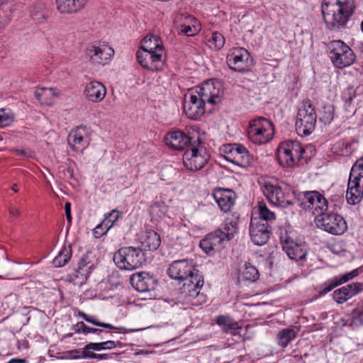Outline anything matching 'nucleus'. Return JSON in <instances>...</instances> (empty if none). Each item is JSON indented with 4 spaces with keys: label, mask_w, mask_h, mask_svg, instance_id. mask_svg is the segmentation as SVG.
<instances>
[{
    "label": "nucleus",
    "mask_w": 363,
    "mask_h": 363,
    "mask_svg": "<svg viewBox=\"0 0 363 363\" xmlns=\"http://www.w3.org/2000/svg\"><path fill=\"white\" fill-rule=\"evenodd\" d=\"M354 9L353 0H322L320 6L323 21L332 31L345 28Z\"/></svg>",
    "instance_id": "f257e3e1"
},
{
    "label": "nucleus",
    "mask_w": 363,
    "mask_h": 363,
    "mask_svg": "<svg viewBox=\"0 0 363 363\" xmlns=\"http://www.w3.org/2000/svg\"><path fill=\"white\" fill-rule=\"evenodd\" d=\"M305 150L297 140H285L277 150L276 156L280 165L284 167H294L302 158Z\"/></svg>",
    "instance_id": "f03ea898"
},
{
    "label": "nucleus",
    "mask_w": 363,
    "mask_h": 363,
    "mask_svg": "<svg viewBox=\"0 0 363 363\" xmlns=\"http://www.w3.org/2000/svg\"><path fill=\"white\" fill-rule=\"evenodd\" d=\"M113 261L121 269L133 270L145 262V254L139 247H127L118 250L113 256Z\"/></svg>",
    "instance_id": "7ed1b4c3"
},
{
    "label": "nucleus",
    "mask_w": 363,
    "mask_h": 363,
    "mask_svg": "<svg viewBox=\"0 0 363 363\" xmlns=\"http://www.w3.org/2000/svg\"><path fill=\"white\" fill-rule=\"evenodd\" d=\"M330 59L337 68H344L352 65L355 60L352 50L342 40L330 41L328 45Z\"/></svg>",
    "instance_id": "20e7f679"
},
{
    "label": "nucleus",
    "mask_w": 363,
    "mask_h": 363,
    "mask_svg": "<svg viewBox=\"0 0 363 363\" xmlns=\"http://www.w3.org/2000/svg\"><path fill=\"white\" fill-rule=\"evenodd\" d=\"M201 139L198 137L183 155V163L186 169L196 172L204 167L209 159L206 149L201 146Z\"/></svg>",
    "instance_id": "39448f33"
},
{
    "label": "nucleus",
    "mask_w": 363,
    "mask_h": 363,
    "mask_svg": "<svg viewBox=\"0 0 363 363\" xmlns=\"http://www.w3.org/2000/svg\"><path fill=\"white\" fill-rule=\"evenodd\" d=\"M317 115L309 100L303 101L298 110L296 122V130L301 136L310 135L315 129Z\"/></svg>",
    "instance_id": "423d86ee"
},
{
    "label": "nucleus",
    "mask_w": 363,
    "mask_h": 363,
    "mask_svg": "<svg viewBox=\"0 0 363 363\" xmlns=\"http://www.w3.org/2000/svg\"><path fill=\"white\" fill-rule=\"evenodd\" d=\"M316 221L323 230L333 235H342L347 228L345 220L337 213H326L320 218H316Z\"/></svg>",
    "instance_id": "0eeeda50"
},
{
    "label": "nucleus",
    "mask_w": 363,
    "mask_h": 363,
    "mask_svg": "<svg viewBox=\"0 0 363 363\" xmlns=\"http://www.w3.org/2000/svg\"><path fill=\"white\" fill-rule=\"evenodd\" d=\"M280 242L282 249L291 259L296 261L303 259L307 254L305 242H297L293 238L291 233L284 231L281 233Z\"/></svg>",
    "instance_id": "6e6552de"
},
{
    "label": "nucleus",
    "mask_w": 363,
    "mask_h": 363,
    "mask_svg": "<svg viewBox=\"0 0 363 363\" xmlns=\"http://www.w3.org/2000/svg\"><path fill=\"white\" fill-rule=\"evenodd\" d=\"M226 62L231 69L242 73L250 70L252 65L250 53L242 48H233L227 55Z\"/></svg>",
    "instance_id": "1a4fd4ad"
},
{
    "label": "nucleus",
    "mask_w": 363,
    "mask_h": 363,
    "mask_svg": "<svg viewBox=\"0 0 363 363\" xmlns=\"http://www.w3.org/2000/svg\"><path fill=\"white\" fill-rule=\"evenodd\" d=\"M262 191L269 201L275 206L285 208L293 204V201L289 199V194H286L278 184L265 183Z\"/></svg>",
    "instance_id": "9d476101"
},
{
    "label": "nucleus",
    "mask_w": 363,
    "mask_h": 363,
    "mask_svg": "<svg viewBox=\"0 0 363 363\" xmlns=\"http://www.w3.org/2000/svg\"><path fill=\"white\" fill-rule=\"evenodd\" d=\"M205 100H201L196 91L189 92L185 95L184 111L186 116L191 120H197L205 113Z\"/></svg>",
    "instance_id": "9b49d317"
},
{
    "label": "nucleus",
    "mask_w": 363,
    "mask_h": 363,
    "mask_svg": "<svg viewBox=\"0 0 363 363\" xmlns=\"http://www.w3.org/2000/svg\"><path fill=\"white\" fill-rule=\"evenodd\" d=\"M302 204L304 208L312 210L313 214L322 217L323 214L326 213L328 208V203L323 195L318 191H308L304 194Z\"/></svg>",
    "instance_id": "f8f14e48"
},
{
    "label": "nucleus",
    "mask_w": 363,
    "mask_h": 363,
    "mask_svg": "<svg viewBox=\"0 0 363 363\" xmlns=\"http://www.w3.org/2000/svg\"><path fill=\"white\" fill-rule=\"evenodd\" d=\"M167 272L172 279L184 281L190 277L194 276L196 273H199V271L195 269L192 263L186 259H182L172 262Z\"/></svg>",
    "instance_id": "ddd939ff"
},
{
    "label": "nucleus",
    "mask_w": 363,
    "mask_h": 363,
    "mask_svg": "<svg viewBox=\"0 0 363 363\" xmlns=\"http://www.w3.org/2000/svg\"><path fill=\"white\" fill-rule=\"evenodd\" d=\"M229 236L226 235L223 230L218 229L206 235L200 241V247L208 255H211L223 247L225 241H229Z\"/></svg>",
    "instance_id": "4468645a"
},
{
    "label": "nucleus",
    "mask_w": 363,
    "mask_h": 363,
    "mask_svg": "<svg viewBox=\"0 0 363 363\" xmlns=\"http://www.w3.org/2000/svg\"><path fill=\"white\" fill-rule=\"evenodd\" d=\"M260 222V220H256L252 216L250 224V235L252 241L257 245H264L269 238L271 234V228Z\"/></svg>",
    "instance_id": "2eb2a0df"
},
{
    "label": "nucleus",
    "mask_w": 363,
    "mask_h": 363,
    "mask_svg": "<svg viewBox=\"0 0 363 363\" xmlns=\"http://www.w3.org/2000/svg\"><path fill=\"white\" fill-rule=\"evenodd\" d=\"M138 62L145 69L155 71L162 62V53L140 49L136 54Z\"/></svg>",
    "instance_id": "dca6fc26"
},
{
    "label": "nucleus",
    "mask_w": 363,
    "mask_h": 363,
    "mask_svg": "<svg viewBox=\"0 0 363 363\" xmlns=\"http://www.w3.org/2000/svg\"><path fill=\"white\" fill-rule=\"evenodd\" d=\"M86 54L91 64L104 65L107 64L114 55V50L108 45H93L87 48Z\"/></svg>",
    "instance_id": "f3484780"
},
{
    "label": "nucleus",
    "mask_w": 363,
    "mask_h": 363,
    "mask_svg": "<svg viewBox=\"0 0 363 363\" xmlns=\"http://www.w3.org/2000/svg\"><path fill=\"white\" fill-rule=\"evenodd\" d=\"M363 199V180L350 174L346 200L350 205L359 203Z\"/></svg>",
    "instance_id": "a211bd4d"
},
{
    "label": "nucleus",
    "mask_w": 363,
    "mask_h": 363,
    "mask_svg": "<svg viewBox=\"0 0 363 363\" xmlns=\"http://www.w3.org/2000/svg\"><path fill=\"white\" fill-rule=\"evenodd\" d=\"M130 282L138 291L147 292L155 289L157 281L149 273L142 272L132 274Z\"/></svg>",
    "instance_id": "6ab92c4d"
},
{
    "label": "nucleus",
    "mask_w": 363,
    "mask_h": 363,
    "mask_svg": "<svg viewBox=\"0 0 363 363\" xmlns=\"http://www.w3.org/2000/svg\"><path fill=\"white\" fill-rule=\"evenodd\" d=\"M196 91L201 97V100H205L211 104H217L222 94L220 84L218 82L214 83L210 81L198 87Z\"/></svg>",
    "instance_id": "aec40b11"
},
{
    "label": "nucleus",
    "mask_w": 363,
    "mask_h": 363,
    "mask_svg": "<svg viewBox=\"0 0 363 363\" xmlns=\"http://www.w3.org/2000/svg\"><path fill=\"white\" fill-rule=\"evenodd\" d=\"M213 196L223 212H229L235 204L237 198L235 193L228 189H218L214 191Z\"/></svg>",
    "instance_id": "412c9836"
},
{
    "label": "nucleus",
    "mask_w": 363,
    "mask_h": 363,
    "mask_svg": "<svg viewBox=\"0 0 363 363\" xmlns=\"http://www.w3.org/2000/svg\"><path fill=\"white\" fill-rule=\"evenodd\" d=\"M86 128L78 126L76 129L72 130L67 137V142L71 148L75 152H82L89 145Z\"/></svg>",
    "instance_id": "4be33fe9"
},
{
    "label": "nucleus",
    "mask_w": 363,
    "mask_h": 363,
    "mask_svg": "<svg viewBox=\"0 0 363 363\" xmlns=\"http://www.w3.org/2000/svg\"><path fill=\"white\" fill-rule=\"evenodd\" d=\"M363 290V284L360 282H353L347 284L338 289H336L333 296L334 300L339 304L346 302L347 300L354 296Z\"/></svg>",
    "instance_id": "5701e85b"
},
{
    "label": "nucleus",
    "mask_w": 363,
    "mask_h": 363,
    "mask_svg": "<svg viewBox=\"0 0 363 363\" xmlns=\"http://www.w3.org/2000/svg\"><path fill=\"white\" fill-rule=\"evenodd\" d=\"M203 285V278L199 273H196L194 276L190 277L189 278L184 280L182 288L181 289V293L184 294L185 297H189L191 298H196L200 292V289Z\"/></svg>",
    "instance_id": "b1692460"
},
{
    "label": "nucleus",
    "mask_w": 363,
    "mask_h": 363,
    "mask_svg": "<svg viewBox=\"0 0 363 363\" xmlns=\"http://www.w3.org/2000/svg\"><path fill=\"white\" fill-rule=\"evenodd\" d=\"M166 144L176 150H182L188 145L194 143L192 138L182 131L176 130L169 133L164 138Z\"/></svg>",
    "instance_id": "393cba45"
},
{
    "label": "nucleus",
    "mask_w": 363,
    "mask_h": 363,
    "mask_svg": "<svg viewBox=\"0 0 363 363\" xmlns=\"http://www.w3.org/2000/svg\"><path fill=\"white\" fill-rule=\"evenodd\" d=\"M84 94L86 98L89 101L92 102H99L104 99L106 94V89L101 83L93 81L86 85Z\"/></svg>",
    "instance_id": "a878e982"
},
{
    "label": "nucleus",
    "mask_w": 363,
    "mask_h": 363,
    "mask_svg": "<svg viewBox=\"0 0 363 363\" xmlns=\"http://www.w3.org/2000/svg\"><path fill=\"white\" fill-rule=\"evenodd\" d=\"M57 9L62 13H73L80 11L88 0H55Z\"/></svg>",
    "instance_id": "bb28decb"
},
{
    "label": "nucleus",
    "mask_w": 363,
    "mask_h": 363,
    "mask_svg": "<svg viewBox=\"0 0 363 363\" xmlns=\"http://www.w3.org/2000/svg\"><path fill=\"white\" fill-rule=\"evenodd\" d=\"M184 19V22L179 25V32L186 35L187 36H193L198 33L201 27L199 24H196V19L191 16H186L182 14L177 17V21H182Z\"/></svg>",
    "instance_id": "cd10ccee"
},
{
    "label": "nucleus",
    "mask_w": 363,
    "mask_h": 363,
    "mask_svg": "<svg viewBox=\"0 0 363 363\" xmlns=\"http://www.w3.org/2000/svg\"><path fill=\"white\" fill-rule=\"evenodd\" d=\"M216 323L222 328L223 331L226 333H230L233 335H240V330L242 329V327L238 322L229 316H218L216 318Z\"/></svg>",
    "instance_id": "c85d7f7f"
},
{
    "label": "nucleus",
    "mask_w": 363,
    "mask_h": 363,
    "mask_svg": "<svg viewBox=\"0 0 363 363\" xmlns=\"http://www.w3.org/2000/svg\"><path fill=\"white\" fill-rule=\"evenodd\" d=\"M49 13L46 3L43 1L35 2L30 10L31 18L38 23L45 22L49 16Z\"/></svg>",
    "instance_id": "c756f323"
},
{
    "label": "nucleus",
    "mask_w": 363,
    "mask_h": 363,
    "mask_svg": "<svg viewBox=\"0 0 363 363\" xmlns=\"http://www.w3.org/2000/svg\"><path fill=\"white\" fill-rule=\"evenodd\" d=\"M60 92L53 88H38L35 91L36 99L44 105H51L53 103V98L58 97Z\"/></svg>",
    "instance_id": "7c9ffc66"
},
{
    "label": "nucleus",
    "mask_w": 363,
    "mask_h": 363,
    "mask_svg": "<svg viewBox=\"0 0 363 363\" xmlns=\"http://www.w3.org/2000/svg\"><path fill=\"white\" fill-rule=\"evenodd\" d=\"M239 272L238 278V283L244 281L255 282L259 277V274L257 268L249 262H245L244 267L240 269Z\"/></svg>",
    "instance_id": "2f4dec72"
},
{
    "label": "nucleus",
    "mask_w": 363,
    "mask_h": 363,
    "mask_svg": "<svg viewBox=\"0 0 363 363\" xmlns=\"http://www.w3.org/2000/svg\"><path fill=\"white\" fill-rule=\"evenodd\" d=\"M160 244V236L157 232L152 230H146L145 235L142 241V245L145 250H156Z\"/></svg>",
    "instance_id": "473e14b6"
},
{
    "label": "nucleus",
    "mask_w": 363,
    "mask_h": 363,
    "mask_svg": "<svg viewBox=\"0 0 363 363\" xmlns=\"http://www.w3.org/2000/svg\"><path fill=\"white\" fill-rule=\"evenodd\" d=\"M140 48L150 51H157V52L161 53L163 52L162 40L159 36L155 35H147L143 40V45Z\"/></svg>",
    "instance_id": "72a5a7b5"
},
{
    "label": "nucleus",
    "mask_w": 363,
    "mask_h": 363,
    "mask_svg": "<svg viewBox=\"0 0 363 363\" xmlns=\"http://www.w3.org/2000/svg\"><path fill=\"white\" fill-rule=\"evenodd\" d=\"M90 257V253H86L82 257L78 264V268L75 272L74 276L76 277H79L80 274L86 279L87 276L90 274L92 269L94 268V264L92 263Z\"/></svg>",
    "instance_id": "f704fd0d"
},
{
    "label": "nucleus",
    "mask_w": 363,
    "mask_h": 363,
    "mask_svg": "<svg viewBox=\"0 0 363 363\" xmlns=\"http://www.w3.org/2000/svg\"><path fill=\"white\" fill-rule=\"evenodd\" d=\"M269 130H271V128H264V130L260 128L253 132H248L249 138L255 144H264L272 138V133H269Z\"/></svg>",
    "instance_id": "c9c22d12"
},
{
    "label": "nucleus",
    "mask_w": 363,
    "mask_h": 363,
    "mask_svg": "<svg viewBox=\"0 0 363 363\" xmlns=\"http://www.w3.org/2000/svg\"><path fill=\"white\" fill-rule=\"evenodd\" d=\"M243 145L239 144L227 145L223 147V152L226 155L225 159L229 162L236 164L237 160H240V154H241V148Z\"/></svg>",
    "instance_id": "e433bc0d"
},
{
    "label": "nucleus",
    "mask_w": 363,
    "mask_h": 363,
    "mask_svg": "<svg viewBox=\"0 0 363 363\" xmlns=\"http://www.w3.org/2000/svg\"><path fill=\"white\" fill-rule=\"evenodd\" d=\"M297 335L296 331L293 328H284L277 334L278 344L282 347H286L289 343L294 340Z\"/></svg>",
    "instance_id": "4c0bfd02"
},
{
    "label": "nucleus",
    "mask_w": 363,
    "mask_h": 363,
    "mask_svg": "<svg viewBox=\"0 0 363 363\" xmlns=\"http://www.w3.org/2000/svg\"><path fill=\"white\" fill-rule=\"evenodd\" d=\"M14 5L9 1L0 2V26H4L10 21Z\"/></svg>",
    "instance_id": "58836bf2"
},
{
    "label": "nucleus",
    "mask_w": 363,
    "mask_h": 363,
    "mask_svg": "<svg viewBox=\"0 0 363 363\" xmlns=\"http://www.w3.org/2000/svg\"><path fill=\"white\" fill-rule=\"evenodd\" d=\"M259 216L255 217L256 220H260L263 222H260L266 225H269V222L275 219V214L271 211L266 206L265 203H259L258 206Z\"/></svg>",
    "instance_id": "ea45409f"
},
{
    "label": "nucleus",
    "mask_w": 363,
    "mask_h": 363,
    "mask_svg": "<svg viewBox=\"0 0 363 363\" xmlns=\"http://www.w3.org/2000/svg\"><path fill=\"white\" fill-rule=\"evenodd\" d=\"M168 211L167 206L162 201L154 203L150 209V213L152 219L156 220L164 218Z\"/></svg>",
    "instance_id": "a19ab883"
},
{
    "label": "nucleus",
    "mask_w": 363,
    "mask_h": 363,
    "mask_svg": "<svg viewBox=\"0 0 363 363\" xmlns=\"http://www.w3.org/2000/svg\"><path fill=\"white\" fill-rule=\"evenodd\" d=\"M72 257L71 246L63 247L58 255L54 259L53 264L57 267L65 266Z\"/></svg>",
    "instance_id": "79ce46f5"
},
{
    "label": "nucleus",
    "mask_w": 363,
    "mask_h": 363,
    "mask_svg": "<svg viewBox=\"0 0 363 363\" xmlns=\"http://www.w3.org/2000/svg\"><path fill=\"white\" fill-rule=\"evenodd\" d=\"M264 128H271V130H273L274 125L272 122L268 121L267 118L264 117H258L250 121L248 132H253L260 128L264 130Z\"/></svg>",
    "instance_id": "37998d69"
},
{
    "label": "nucleus",
    "mask_w": 363,
    "mask_h": 363,
    "mask_svg": "<svg viewBox=\"0 0 363 363\" xmlns=\"http://www.w3.org/2000/svg\"><path fill=\"white\" fill-rule=\"evenodd\" d=\"M119 343V342H118ZM117 346V342L113 340H107L101 342H90L85 345V349H91L94 351L112 350Z\"/></svg>",
    "instance_id": "c03bdc74"
},
{
    "label": "nucleus",
    "mask_w": 363,
    "mask_h": 363,
    "mask_svg": "<svg viewBox=\"0 0 363 363\" xmlns=\"http://www.w3.org/2000/svg\"><path fill=\"white\" fill-rule=\"evenodd\" d=\"M239 217L236 216L233 218H226L224 227V233L229 236V239L231 240L234 234L237 231V225L238 223Z\"/></svg>",
    "instance_id": "a18cd8bd"
},
{
    "label": "nucleus",
    "mask_w": 363,
    "mask_h": 363,
    "mask_svg": "<svg viewBox=\"0 0 363 363\" xmlns=\"http://www.w3.org/2000/svg\"><path fill=\"white\" fill-rule=\"evenodd\" d=\"M78 315L83 318L86 322L90 323L96 326L101 327L107 329L121 330L122 328H117L109 323H104L98 321L95 318L90 316L82 311H79Z\"/></svg>",
    "instance_id": "49530a36"
},
{
    "label": "nucleus",
    "mask_w": 363,
    "mask_h": 363,
    "mask_svg": "<svg viewBox=\"0 0 363 363\" xmlns=\"http://www.w3.org/2000/svg\"><path fill=\"white\" fill-rule=\"evenodd\" d=\"M335 108L333 106L327 105L323 106V113L320 120L325 124H329L334 118Z\"/></svg>",
    "instance_id": "de8ad7c7"
},
{
    "label": "nucleus",
    "mask_w": 363,
    "mask_h": 363,
    "mask_svg": "<svg viewBox=\"0 0 363 363\" xmlns=\"http://www.w3.org/2000/svg\"><path fill=\"white\" fill-rule=\"evenodd\" d=\"M113 225L109 223L108 219L104 218L101 223H99L94 230V234L96 238H100L101 236L106 234L108 230Z\"/></svg>",
    "instance_id": "09e8293b"
},
{
    "label": "nucleus",
    "mask_w": 363,
    "mask_h": 363,
    "mask_svg": "<svg viewBox=\"0 0 363 363\" xmlns=\"http://www.w3.org/2000/svg\"><path fill=\"white\" fill-rule=\"evenodd\" d=\"M241 154L239 155L240 160L239 161L237 160L235 164L240 167H245L251 164L252 157L248 150L244 146L242 148H241Z\"/></svg>",
    "instance_id": "8fccbe9b"
},
{
    "label": "nucleus",
    "mask_w": 363,
    "mask_h": 363,
    "mask_svg": "<svg viewBox=\"0 0 363 363\" xmlns=\"http://www.w3.org/2000/svg\"><path fill=\"white\" fill-rule=\"evenodd\" d=\"M209 43H211V46H213L216 50H220L224 45L225 38L221 33L215 32L212 34Z\"/></svg>",
    "instance_id": "3c124183"
},
{
    "label": "nucleus",
    "mask_w": 363,
    "mask_h": 363,
    "mask_svg": "<svg viewBox=\"0 0 363 363\" xmlns=\"http://www.w3.org/2000/svg\"><path fill=\"white\" fill-rule=\"evenodd\" d=\"M363 180V157L358 159L352 167L350 173Z\"/></svg>",
    "instance_id": "603ef678"
},
{
    "label": "nucleus",
    "mask_w": 363,
    "mask_h": 363,
    "mask_svg": "<svg viewBox=\"0 0 363 363\" xmlns=\"http://www.w3.org/2000/svg\"><path fill=\"white\" fill-rule=\"evenodd\" d=\"M13 121L12 114L6 113L4 110L0 111V127H4L10 125Z\"/></svg>",
    "instance_id": "864d4df0"
},
{
    "label": "nucleus",
    "mask_w": 363,
    "mask_h": 363,
    "mask_svg": "<svg viewBox=\"0 0 363 363\" xmlns=\"http://www.w3.org/2000/svg\"><path fill=\"white\" fill-rule=\"evenodd\" d=\"M352 315L350 325L356 327L363 325V311L362 312H357V310H354Z\"/></svg>",
    "instance_id": "5fc2aeb1"
},
{
    "label": "nucleus",
    "mask_w": 363,
    "mask_h": 363,
    "mask_svg": "<svg viewBox=\"0 0 363 363\" xmlns=\"http://www.w3.org/2000/svg\"><path fill=\"white\" fill-rule=\"evenodd\" d=\"M359 272L357 269H354L351 272L346 273L343 276H342L340 278L335 277V279L336 280L337 283H338V285H341L350 279H352L354 277H357L358 275Z\"/></svg>",
    "instance_id": "6e6d98bb"
},
{
    "label": "nucleus",
    "mask_w": 363,
    "mask_h": 363,
    "mask_svg": "<svg viewBox=\"0 0 363 363\" xmlns=\"http://www.w3.org/2000/svg\"><path fill=\"white\" fill-rule=\"evenodd\" d=\"M1 260H0V273L7 274L10 268L9 267V259L4 252H1Z\"/></svg>",
    "instance_id": "4d7b16f0"
},
{
    "label": "nucleus",
    "mask_w": 363,
    "mask_h": 363,
    "mask_svg": "<svg viewBox=\"0 0 363 363\" xmlns=\"http://www.w3.org/2000/svg\"><path fill=\"white\" fill-rule=\"evenodd\" d=\"M354 97L355 90L352 87H348L347 92L344 94L343 96L346 107H349L351 105L352 101Z\"/></svg>",
    "instance_id": "13d9d810"
},
{
    "label": "nucleus",
    "mask_w": 363,
    "mask_h": 363,
    "mask_svg": "<svg viewBox=\"0 0 363 363\" xmlns=\"http://www.w3.org/2000/svg\"><path fill=\"white\" fill-rule=\"evenodd\" d=\"M91 349H85V347H84V350H73L69 351V355L74 358V359H88L87 357L85 356V354H88L89 352V350Z\"/></svg>",
    "instance_id": "bf43d9fd"
},
{
    "label": "nucleus",
    "mask_w": 363,
    "mask_h": 363,
    "mask_svg": "<svg viewBox=\"0 0 363 363\" xmlns=\"http://www.w3.org/2000/svg\"><path fill=\"white\" fill-rule=\"evenodd\" d=\"M122 216V213L118 211L116 209L112 210L109 213L108 216H106L105 218L108 219L109 221V223H111L112 225H114V223Z\"/></svg>",
    "instance_id": "052dcab7"
},
{
    "label": "nucleus",
    "mask_w": 363,
    "mask_h": 363,
    "mask_svg": "<svg viewBox=\"0 0 363 363\" xmlns=\"http://www.w3.org/2000/svg\"><path fill=\"white\" fill-rule=\"evenodd\" d=\"M339 286L338 283H337L336 280L334 279L333 280L329 281L328 282L325 283V287H323L320 291V295H325L332 291L333 289H335L336 286Z\"/></svg>",
    "instance_id": "680f3d73"
},
{
    "label": "nucleus",
    "mask_w": 363,
    "mask_h": 363,
    "mask_svg": "<svg viewBox=\"0 0 363 363\" xmlns=\"http://www.w3.org/2000/svg\"><path fill=\"white\" fill-rule=\"evenodd\" d=\"M85 356L87 357L88 359H96L99 360L108 359L110 357L108 354H97L90 350L88 354H85Z\"/></svg>",
    "instance_id": "e2e57ef3"
},
{
    "label": "nucleus",
    "mask_w": 363,
    "mask_h": 363,
    "mask_svg": "<svg viewBox=\"0 0 363 363\" xmlns=\"http://www.w3.org/2000/svg\"><path fill=\"white\" fill-rule=\"evenodd\" d=\"M14 152L18 155H22L26 157H33L34 152L30 150H15Z\"/></svg>",
    "instance_id": "0e129e2a"
},
{
    "label": "nucleus",
    "mask_w": 363,
    "mask_h": 363,
    "mask_svg": "<svg viewBox=\"0 0 363 363\" xmlns=\"http://www.w3.org/2000/svg\"><path fill=\"white\" fill-rule=\"evenodd\" d=\"M65 211L66 218L69 223H71L72 216H71V203L69 202H67L65 206Z\"/></svg>",
    "instance_id": "69168bd1"
},
{
    "label": "nucleus",
    "mask_w": 363,
    "mask_h": 363,
    "mask_svg": "<svg viewBox=\"0 0 363 363\" xmlns=\"http://www.w3.org/2000/svg\"><path fill=\"white\" fill-rule=\"evenodd\" d=\"M73 328L76 333H80L81 331L84 333V328H86V325L84 322H78L74 325Z\"/></svg>",
    "instance_id": "338daca9"
},
{
    "label": "nucleus",
    "mask_w": 363,
    "mask_h": 363,
    "mask_svg": "<svg viewBox=\"0 0 363 363\" xmlns=\"http://www.w3.org/2000/svg\"><path fill=\"white\" fill-rule=\"evenodd\" d=\"M9 211L11 217H18L21 215V211L14 207H10Z\"/></svg>",
    "instance_id": "774afa93"
}]
</instances>
